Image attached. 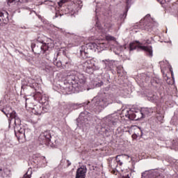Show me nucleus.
Wrapping results in <instances>:
<instances>
[{"instance_id":"nucleus-2","label":"nucleus","mask_w":178,"mask_h":178,"mask_svg":"<svg viewBox=\"0 0 178 178\" xmlns=\"http://www.w3.org/2000/svg\"><path fill=\"white\" fill-rule=\"evenodd\" d=\"M115 101V95L111 92H104V95L102 98L94 97L92 100L93 105L92 111H95L96 113H99L102 111H104L106 106L113 104Z\"/></svg>"},{"instance_id":"nucleus-9","label":"nucleus","mask_w":178,"mask_h":178,"mask_svg":"<svg viewBox=\"0 0 178 178\" xmlns=\"http://www.w3.org/2000/svg\"><path fill=\"white\" fill-rule=\"evenodd\" d=\"M51 137L49 131L42 133L38 138L40 144L41 145H51L52 144V141L51 140Z\"/></svg>"},{"instance_id":"nucleus-18","label":"nucleus","mask_w":178,"mask_h":178,"mask_svg":"<svg viewBox=\"0 0 178 178\" xmlns=\"http://www.w3.org/2000/svg\"><path fill=\"white\" fill-rule=\"evenodd\" d=\"M150 83L153 87H158V86H161V83H162V80L157 77H153L150 80Z\"/></svg>"},{"instance_id":"nucleus-7","label":"nucleus","mask_w":178,"mask_h":178,"mask_svg":"<svg viewBox=\"0 0 178 178\" xmlns=\"http://www.w3.org/2000/svg\"><path fill=\"white\" fill-rule=\"evenodd\" d=\"M14 119V131H15V134H16L17 133V131H16V129H17V127H19V129H22L24 127L23 125H22V120H20V118H19V116H17V113H16V111H12V113L10 114V118H8V123L10 125V123H12V120H13Z\"/></svg>"},{"instance_id":"nucleus-47","label":"nucleus","mask_w":178,"mask_h":178,"mask_svg":"<svg viewBox=\"0 0 178 178\" xmlns=\"http://www.w3.org/2000/svg\"><path fill=\"white\" fill-rule=\"evenodd\" d=\"M46 72H49V69L47 68Z\"/></svg>"},{"instance_id":"nucleus-45","label":"nucleus","mask_w":178,"mask_h":178,"mask_svg":"<svg viewBox=\"0 0 178 178\" xmlns=\"http://www.w3.org/2000/svg\"><path fill=\"white\" fill-rule=\"evenodd\" d=\"M5 16H6V19H8V13H6Z\"/></svg>"},{"instance_id":"nucleus-30","label":"nucleus","mask_w":178,"mask_h":178,"mask_svg":"<svg viewBox=\"0 0 178 178\" xmlns=\"http://www.w3.org/2000/svg\"><path fill=\"white\" fill-rule=\"evenodd\" d=\"M59 31H60V33H62V34H63V35H65V37H70L71 35H72L73 34L69 33V32H67L65 29H59Z\"/></svg>"},{"instance_id":"nucleus-31","label":"nucleus","mask_w":178,"mask_h":178,"mask_svg":"<svg viewBox=\"0 0 178 178\" xmlns=\"http://www.w3.org/2000/svg\"><path fill=\"white\" fill-rule=\"evenodd\" d=\"M54 66H57V67H63V63L60 60H55L53 62Z\"/></svg>"},{"instance_id":"nucleus-15","label":"nucleus","mask_w":178,"mask_h":178,"mask_svg":"<svg viewBox=\"0 0 178 178\" xmlns=\"http://www.w3.org/2000/svg\"><path fill=\"white\" fill-rule=\"evenodd\" d=\"M62 62L63 69H70V67H72V60L70 58L65 56L63 57Z\"/></svg>"},{"instance_id":"nucleus-28","label":"nucleus","mask_w":178,"mask_h":178,"mask_svg":"<svg viewBox=\"0 0 178 178\" xmlns=\"http://www.w3.org/2000/svg\"><path fill=\"white\" fill-rule=\"evenodd\" d=\"M13 2H20V3H26V2H29V0H7V3L10 6V3H13Z\"/></svg>"},{"instance_id":"nucleus-12","label":"nucleus","mask_w":178,"mask_h":178,"mask_svg":"<svg viewBox=\"0 0 178 178\" xmlns=\"http://www.w3.org/2000/svg\"><path fill=\"white\" fill-rule=\"evenodd\" d=\"M136 44H138V48L140 49H142V51H145V52L147 53V55L148 56H150L152 58V47L151 46H142L143 43L138 42V41H135Z\"/></svg>"},{"instance_id":"nucleus-46","label":"nucleus","mask_w":178,"mask_h":178,"mask_svg":"<svg viewBox=\"0 0 178 178\" xmlns=\"http://www.w3.org/2000/svg\"><path fill=\"white\" fill-rule=\"evenodd\" d=\"M162 63H163V62H162V61L159 63L160 66H161V65H162Z\"/></svg>"},{"instance_id":"nucleus-23","label":"nucleus","mask_w":178,"mask_h":178,"mask_svg":"<svg viewBox=\"0 0 178 178\" xmlns=\"http://www.w3.org/2000/svg\"><path fill=\"white\" fill-rule=\"evenodd\" d=\"M32 112L33 113H34L35 115H41L42 113V108L39 106V108L37 106H35L33 109H32Z\"/></svg>"},{"instance_id":"nucleus-11","label":"nucleus","mask_w":178,"mask_h":178,"mask_svg":"<svg viewBox=\"0 0 178 178\" xmlns=\"http://www.w3.org/2000/svg\"><path fill=\"white\" fill-rule=\"evenodd\" d=\"M151 15L149 14L147 15L144 19H142L140 21V29L142 30H145L146 31H149L152 29V23L148 22V17H149Z\"/></svg>"},{"instance_id":"nucleus-44","label":"nucleus","mask_w":178,"mask_h":178,"mask_svg":"<svg viewBox=\"0 0 178 178\" xmlns=\"http://www.w3.org/2000/svg\"><path fill=\"white\" fill-rule=\"evenodd\" d=\"M38 159H45V157L44 156H42V157H38Z\"/></svg>"},{"instance_id":"nucleus-40","label":"nucleus","mask_w":178,"mask_h":178,"mask_svg":"<svg viewBox=\"0 0 178 178\" xmlns=\"http://www.w3.org/2000/svg\"><path fill=\"white\" fill-rule=\"evenodd\" d=\"M59 17V14L58 13H56L55 16L53 17V19H56V17Z\"/></svg>"},{"instance_id":"nucleus-17","label":"nucleus","mask_w":178,"mask_h":178,"mask_svg":"<svg viewBox=\"0 0 178 178\" xmlns=\"http://www.w3.org/2000/svg\"><path fill=\"white\" fill-rule=\"evenodd\" d=\"M140 79L142 83H148L151 80V73H142L140 74Z\"/></svg>"},{"instance_id":"nucleus-41","label":"nucleus","mask_w":178,"mask_h":178,"mask_svg":"<svg viewBox=\"0 0 178 178\" xmlns=\"http://www.w3.org/2000/svg\"><path fill=\"white\" fill-rule=\"evenodd\" d=\"M151 101H155V96L150 97Z\"/></svg>"},{"instance_id":"nucleus-3","label":"nucleus","mask_w":178,"mask_h":178,"mask_svg":"<svg viewBox=\"0 0 178 178\" xmlns=\"http://www.w3.org/2000/svg\"><path fill=\"white\" fill-rule=\"evenodd\" d=\"M106 44L104 42L95 43L90 42L86 44H83L80 47V55L83 59L90 58V52L94 51L95 52H101L105 49Z\"/></svg>"},{"instance_id":"nucleus-33","label":"nucleus","mask_w":178,"mask_h":178,"mask_svg":"<svg viewBox=\"0 0 178 178\" xmlns=\"http://www.w3.org/2000/svg\"><path fill=\"white\" fill-rule=\"evenodd\" d=\"M48 108H49V106H43L42 107V111H43L44 113L48 112V111H49Z\"/></svg>"},{"instance_id":"nucleus-24","label":"nucleus","mask_w":178,"mask_h":178,"mask_svg":"<svg viewBox=\"0 0 178 178\" xmlns=\"http://www.w3.org/2000/svg\"><path fill=\"white\" fill-rule=\"evenodd\" d=\"M125 1H126V11L123 14V16H124V19H126V16H127V12H129V9H130V5H131V1L133 0H125Z\"/></svg>"},{"instance_id":"nucleus-42","label":"nucleus","mask_w":178,"mask_h":178,"mask_svg":"<svg viewBox=\"0 0 178 178\" xmlns=\"http://www.w3.org/2000/svg\"><path fill=\"white\" fill-rule=\"evenodd\" d=\"M122 178H130V176H129V175H127L125 176H123Z\"/></svg>"},{"instance_id":"nucleus-19","label":"nucleus","mask_w":178,"mask_h":178,"mask_svg":"<svg viewBox=\"0 0 178 178\" xmlns=\"http://www.w3.org/2000/svg\"><path fill=\"white\" fill-rule=\"evenodd\" d=\"M26 86L28 87H31V88H35V86H37V83H35V80L29 78L27 79Z\"/></svg>"},{"instance_id":"nucleus-50","label":"nucleus","mask_w":178,"mask_h":178,"mask_svg":"<svg viewBox=\"0 0 178 178\" xmlns=\"http://www.w3.org/2000/svg\"><path fill=\"white\" fill-rule=\"evenodd\" d=\"M0 20H1V18H0Z\"/></svg>"},{"instance_id":"nucleus-20","label":"nucleus","mask_w":178,"mask_h":178,"mask_svg":"<svg viewBox=\"0 0 178 178\" xmlns=\"http://www.w3.org/2000/svg\"><path fill=\"white\" fill-rule=\"evenodd\" d=\"M1 111L3 112V113H4L5 115L7 116V118H9V119H10V114L14 111H12V108L10 107H6V108H3Z\"/></svg>"},{"instance_id":"nucleus-1","label":"nucleus","mask_w":178,"mask_h":178,"mask_svg":"<svg viewBox=\"0 0 178 178\" xmlns=\"http://www.w3.org/2000/svg\"><path fill=\"white\" fill-rule=\"evenodd\" d=\"M85 83L86 76L83 74L72 71L61 86V90L65 95L79 92Z\"/></svg>"},{"instance_id":"nucleus-32","label":"nucleus","mask_w":178,"mask_h":178,"mask_svg":"<svg viewBox=\"0 0 178 178\" xmlns=\"http://www.w3.org/2000/svg\"><path fill=\"white\" fill-rule=\"evenodd\" d=\"M137 48V45H136V42H131L129 44V51H134Z\"/></svg>"},{"instance_id":"nucleus-34","label":"nucleus","mask_w":178,"mask_h":178,"mask_svg":"<svg viewBox=\"0 0 178 178\" xmlns=\"http://www.w3.org/2000/svg\"><path fill=\"white\" fill-rule=\"evenodd\" d=\"M102 86H104V82L102 81L96 83V87H102Z\"/></svg>"},{"instance_id":"nucleus-13","label":"nucleus","mask_w":178,"mask_h":178,"mask_svg":"<svg viewBox=\"0 0 178 178\" xmlns=\"http://www.w3.org/2000/svg\"><path fill=\"white\" fill-rule=\"evenodd\" d=\"M87 174V167L86 165H81L76 170L75 178H86Z\"/></svg>"},{"instance_id":"nucleus-48","label":"nucleus","mask_w":178,"mask_h":178,"mask_svg":"<svg viewBox=\"0 0 178 178\" xmlns=\"http://www.w3.org/2000/svg\"><path fill=\"white\" fill-rule=\"evenodd\" d=\"M171 74H172V75H173V72L171 71Z\"/></svg>"},{"instance_id":"nucleus-8","label":"nucleus","mask_w":178,"mask_h":178,"mask_svg":"<svg viewBox=\"0 0 178 178\" xmlns=\"http://www.w3.org/2000/svg\"><path fill=\"white\" fill-rule=\"evenodd\" d=\"M103 120L108 127H113V126H116V124L119 122V115L116 113L111 114L105 117Z\"/></svg>"},{"instance_id":"nucleus-39","label":"nucleus","mask_w":178,"mask_h":178,"mask_svg":"<svg viewBox=\"0 0 178 178\" xmlns=\"http://www.w3.org/2000/svg\"><path fill=\"white\" fill-rule=\"evenodd\" d=\"M0 17L3 20V17H5V15L3 13H0Z\"/></svg>"},{"instance_id":"nucleus-38","label":"nucleus","mask_w":178,"mask_h":178,"mask_svg":"<svg viewBox=\"0 0 178 178\" xmlns=\"http://www.w3.org/2000/svg\"><path fill=\"white\" fill-rule=\"evenodd\" d=\"M152 42V38H151V40H146V44H151Z\"/></svg>"},{"instance_id":"nucleus-36","label":"nucleus","mask_w":178,"mask_h":178,"mask_svg":"<svg viewBox=\"0 0 178 178\" xmlns=\"http://www.w3.org/2000/svg\"><path fill=\"white\" fill-rule=\"evenodd\" d=\"M159 3L161 5H164V3H166V0H157Z\"/></svg>"},{"instance_id":"nucleus-27","label":"nucleus","mask_w":178,"mask_h":178,"mask_svg":"<svg viewBox=\"0 0 178 178\" xmlns=\"http://www.w3.org/2000/svg\"><path fill=\"white\" fill-rule=\"evenodd\" d=\"M60 165L64 168H69V166L72 165V163L69 160L62 159L60 161Z\"/></svg>"},{"instance_id":"nucleus-43","label":"nucleus","mask_w":178,"mask_h":178,"mask_svg":"<svg viewBox=\"0 0 178 178\" xmlns=\"http://www.w3.org/2000/svg\"><path fill=\"white\" fill-rule=\"evenodd\" d=\"M105 91H109V87H106L104 88Z\"/></svg>"},{"instance_id":"nucleus-21","label":"nucleus","mask_w":178,"mask_h":178,"mask_svg":"<svg viewBox=\"0 0 178 178\" xmlns=\"http://www.w3.org/2000/svg\"><path fill=\"white\" fill-rule=\"evenodd\" d=\"M120 156V155L117 156L115 157V160L109 164V166L111 167V169H116V168H118V162H120V160L118 159Z\"/></svg>"},{"instance_id":"nucleus-14","label":"nucleus","mask_w":178,"mask_h":178,"mask_svg":"<svg viewBox=\"0 0 178 178\" xmlns=\"http://www.w3.org/2000/svg\"><path fill=\"white\" fill-rule=\"evenodd\" d=\"M154 111H155V109H154L153 108H143L140 111V118H145V116H151V115L154 113Z\"/></svg>"},{"instance_id":"nucleus-16","label":"nucleus","mask_w":178,"mask_h":178,"mask_svg":"<svg viewBox=\"0 0 178 178\" xmlns=\"http://www.w3.org/2000/svg\"><path fill=\"white\" fill-rule=\"evenodd\" d=\"M140 112H134L131 110L129 111V116L128 117V119L129 120H138V119H141V117H140Z\"/></svg>"},{"instance_id":"nucleus-26","label":"nucleus","mask_w":178,"mask_h":178,"mask_svg":"<svg viewBox=\"0 0 178 178\" xmlns=\"http://www.w3.org/2000/svg\"><path fill=\"white\" fill-rule=\"evenodd\" d=\"M40 103L43 105V106H48V97L46 96H42L40 99Z\"/></svg>"},{"instance_id":"nucleus-10","label":"nucleus","mask_w":178,"mask_h":178,"mask_svg":"<svg viewBox=\"0 0 178 178\" xmlns=\"http://www.w3.org/2000/svg\"><path fill=\"white\" fill-rule=\"evenodd\" d=\"M83 69L88 74H92L95 69V63L92 60H88L83 63Z\"/></svg>"},{"instance_id":"nucleus-29","label":"nucleus","mask_w":178,"mask_h":178,"mask_svg":"<svg viewBox=\"0 0 178 178\" xmlns=\"http://www.w3.org/2000/svg\"><path fill=\"white\" fill-rule=\"evenodd\" d=\"M130 111L131 110L129 109H124L122 111V116H123V118H127V119H129V117L130 116Z\"/></svg>"},{"instance_id":"nucleus-22","label":"nucleus","mask_w":178,"mask_h":178,"mask_svg":"<svg viewBox=\"0 0 178 178\" xmlns=\"http://www.w3.org/2000/svg\"><path fill=\"white\" fill-rule=\"evenodd\" d=\"M101 65L103 66V69H108L111 67V60L109 59L103 60L101 62Z\"/></svg>"},{"instance_id":"nucleus-5","label":"nucleus","mask_w":178,"mask_h":178,"mask_svg":"<svg viewBox=\"0 0 178 178\" xmlns=\"http://www.w3.org/2000/svg\"><path fill=\"white\" fill-rule=\"evenodd\" d=\"M31 49L36 55H41V54H45L46 51L49 49V43L47 44L38 38L37 42L31 44Z\"/></svg>"},{"instance_id":"nucleus-25","label":"nucleus","mask_w":178,"mask_h":178,"mask_svg":"<svg viewBox=\"0 0 178 178\" xmlns=\"http://www.w3.org/2000/svg\"><path fill=\"white\" fill-rule=\"evenodd\" d=\"M0 175H1L2 177H8L10 175V171L8 169L3 170L2 168H0Z\"/></svg>"},{"instance_id":"nucleus-4","label":"nucleus","mask_w":178,"mask_h":178,"mask_svg":"<svg viewBox=\"0 0 178 178\" xmlns=\"http://www.w3.org/2000/svg\"><path fill=\"white\" fill-rule=\"evenodd\" d=\"M91 119H92V114L87 111H84L80 113L76 119V125L79 129L87 130V127H90Z\"/></svg>"},{"instance_id":"nucleus-6","label":"nucleus","mask_w":178,"mask_h":178,"mask_svg":"<svg viewBox=\"0 0 178 178\" xmlns=\"http://www.w3.org/2000/svg\"><path fill=\"white\" fill-rule=\"evenodd\" d=\"M16 131L17 132L15 136L19 143H24L27 138L28 140L31 138V130L26 129L24 127L23 128L17 127Z\"/></svg>"},{"instance_id":"nucleus-35","label":"nucleus","mask_w":178,"mask_h":178,"mask_svg":"<svg viewBox=\"0 0 178 178\" xmlns=\"http://www.w3.org/2000/svg\"><path fill=\"white\" fill-rule=\"evenodd\" d=\"M66 3V0H61L58 2V6H62L63 3Z\"/></svg>"},{"instance_id":"nucleus-37","label":"nucleus","mask_w":178,"mask_h":178,"mask_svg":"<svg viewBox=\"0 0 178 178\" xmlns=\"http://www.w3.org/2000/svg\"><path fill=\"white\" fill-rule=\"evenodd\" d=\"M113 26H115L113 24H109V25L108 26V29L111 30L113 29Z\"/></svg>"},{"instance_id":"nucleus-49","label":"nucleus","mask_w":178,"mask_h":178,"mask_svg":"<svg viewBox=\"0 0 178 178\" xmlns=\"http://www.w3.org/2000/svg\"><path fill=\"white\" fill-rule=\"evenodd\" d=\"M120 165H122V163H120Z\"/></svg>"}]
</instances>
